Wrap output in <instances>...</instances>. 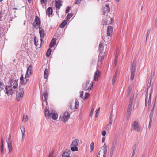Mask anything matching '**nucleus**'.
Wrapping results in <instances>:
<instances>
[{
  "label": "nucleus",
  "instance_id": "nucleus-1",
  "mask_svg": "<svg viewBox=\"0 0 157 157\" xmlns=\"http://www.w3.org/2000/svg\"><path fill=\"white\" fill-rule=\"evenodd\" d=\"M43 107H45L44 109V113L46 117L49 118L51 117L54 120H56L58 117V115L54 110H52L51 113L47 109V106L46 100H43Z\"/></svg>",
  "mask_w": 157,
  "mask_h": 157
},
{
  "label": "nucleus",
  "instance_id": "nucleus-2",
  "mask_svg": "<svg viewBox=\"0 0 157 157\" xmlns=\"http://www.w3.org/2000/svg\"><path fill=\"white\" fill-rule=\"evenodd\" d=\"M24 93V88L20 86L19 89L16 92V98L17 101H19L22 100Z\"/></svg>",
  "mask_w": 157,
  "mask_h": 157
},
{
  "label": "nucleus",
  "instance_id": "nucleus-3",
  "mask_svg": "<svg viewBox=\"0 0 157 157\" xmlns=\"http://www.w3.org/2000/svg\"><path fill=\"white\" fill-rule=\"evenodd\" d=\"M136 66V63H135L134 61H133L131 65L130 68L131 75L130 76V80L131 81L133 80V78L134 77Z\"/></svg>",
  "mask_w": 157,
  "mask_h": 157
},
{
  "label": "nucleus",
  "instance_id": "nucleus-4",
  "mask_svg": "<svg viewBox=\"0 0 157 157\" xmlns=\"http://www.w3.org/2000/svg\"><path fill=\"white\" fill-rule=\"evenodd\" d=\"M70 117V114L67 111L64 112L60 116L61 120L64 122L68 121Z\"/></svg>",
  "mask_w": 157,
  "mask_h": 157
},
{
  "label": "nucleus",
  "instance_id": "nucleus-5",
  "mask_svg": "<svg viewBox=\"0 0 157 157\" xmlns=\"http://www.w3.org/2000/svg\"><path fill=\"white\" fill-rule=\"evenodd\" d=\"M132 129L140 132L141 131L142 128L141 126L139 125V123L136 121H134L132 124Z\"/></svg>",
  "mask_w": 157,
  "mask_h": 157
},
{
  "label": "nucleus",
  "instance_id": "nucleus-6",
  "mask_svg": "<svg viewBox=\"0 0 157 157\" xmlns=\"http://www.w3.org/2000/svg\"><path fill=\"white\" fill-rule=\"evenodd\" d=\"M93 86V82H91L90 83L89 81H87L86 84L83 86L84 89L86 90H89L90 91L92 88Z\"/></svg>",
  "mask_w": 157,
  "mask_h": 157
},
{
  "label": "nucleus",
  "instance_id": "nucleus-7",
  "mask_svg": "<svg viewBox=\"0 0 157 157\" xmlns=\"http://www.w3.org/2000/svg\"><path fill=\"white\" fill-rule=\"evenodd\" d=\"M6 142L7 143L9 152V153H10L12 152V140L10 135H9L8 139L6 140Z\"/></svg>",
  "mask_w": 157,
  "mask_h": 157
},
{
  "label": "nucleus",
  "instance_id": "nucleus-8",
  "mask_svg": "<svg viewBox=\"0 0 157 157\" xmlns=\"http://www.w3.org/2000/svg\"><path fill=\"white\" fill-rule=\"evenodd\" d=\"M35 23L33 24V26L36 29L39 28L40 25V21L39 18L36 16L35 19Z\"/></svg>",
  "mask_w": 157,
  "mask_h": 157
},
{
  "label": "nucleus",
  "instance_id": "nucleus-9",
  "mask_svg": "<svg viewBox=\"0 0 157 157\" xmlns=\"http://www.w3.org/2000/svg\"><path fill=\"white\" fill-rule=\"evenodd\" d=\"M9 86L13 89L17 88L18 86L17 81L16 80L13 79H12L10 81Z\"/></svg>",
  "mask_w": 157,
  "mask_h": 157
},
{
  "label": "nucleus",
  "instance_id": "nucleus-10",
  "mask_svg": "<svg viewBox=\"0 0 157 157\" xmlns=\"http://www.w3.org/2000/svg\"><path fill=\"white\" fill-rule=\"evenodd\" d=\"M5 90H6V93L8 96L12 95L14 91L13 88L9 86H6Z\"/></svg>",
  "mask_w": 157,
  "mask_h": 157
},
{
  "label": "nucleus",
  "instance_id": "nucleus-11",
  "mask_svg": "<svg viewBox=\"0 0 157 157\" xmlns=\"http://www.w3.org/2000/svg\"><path fill=\"white\" fill-rule=\"evenodd\" d=\"M117 142V140L116 139L113 140L112 141V146L111 148L110 151V155L111 156H112L113 153V151H114V149L116 147Z\"/></svg>",
  "mask_w": 157,
  "mask_h": 157
},
{
  "label": "nucleus",
  "instance_id": "nucleus-12",
  "mask_svg": "<svg viewBox=\"0 0 157 157\" xmlns=\"http://www.w3.org/2000/svg\"><path fill=\"white\" fill-rule=\"evenodd\" d=\"M110 10L109 5L106 4L103 8V13L104 15H107Z\"/></svg>",
  "mask_w": 157,
  "mask_h": 157
},
{
  "label": "nucleus",
  "instance_id": "nucleus-13",
  "mask_svg": "<svg viewBox=\"0 0 157 157\" xmlns=\"http://www.w3.org/2000/svg\"><path fill=\"white\" fill-rule=\"evenodd\" d=\"M101 75L100 72L97 70L94 73V80L95 81H97L98 79V78Z\"/></svg>",
  "mask_w": 157,
  "mask_h": 157
},
{
  "label": "nucleus",
  "instance_id": "nucleus-14",
  "mask_svg": "<svg viewBox=\"0 0 157 157\" xmlns=\"http://www.w3.org/2000/svg\"><path fill=\"white\" fill-rule=\"evenodd\" d=\"M39 33L40 38H44L46 35L44 30L41 27L39 28Z\"/></svg>",
  "mask_w": 157,
  "mask_h": 157
},
{
  "label": "nucleus",
  "instance_id": "nucleus-15",
  "mask_svg": "<svg viewBox=\"0 0 157 157\" xmlns=\"http://www.w3.org/2000/svg\"><path fill=\"white\" fill-rule=\"evenodd\" d=\"M133 101V98H131L130 99L129 102V105L128 106V108L127 110V111L131 112L132 109Z\"/></svg>",
  "mask_w": 157,
  "mask_h": 157
},
{
  "label": "nucleus",
  "instance_id": "nucleus-16",
  "mask_svg": "<svg viewBox=\"0 0 157 157\" xmlns=\"http://www.w3.org/2000/svg\"><path fill=\"white\" fill-rule=\"evenodd\" d=\"M70 151L66 150L62 155V157H71L70 156Z\"/></svg>",
  "mask_w": 157,
  "mask_h": 157
},
{
  "label": "nucleus",
  "instance_id": "nucleus-17",
  "mask_svg": "<svg viewBox=\"0 0 157 157\" xmlns=\"http://www.w3.org/2000/svg\"><path fill=\"white\" fill-rule=\"evenodd\" d=\"M107 18L108 19L107 21L106 22L105 21L104 22V25L111 24L114 22V20L113 18L109 17Z\"/></svg>",
  "mask_w": 157,
  "mask_h": 157
},
{
  "label": "nucleus",
  "instance_id": "nucleus-18",
  "mask_svg": "<svg viewBox=\"0 0 157 157\" xmlns=\"http://www.w3.org/2000/svg\"><path fill=\"white\" fill-rule=\"evenodd\" d=\"M1 145L0 146L1 152L2 154H3L4 152V147L3 138L2 137H1Z\"/></svg>",
  "mask_w": 157,
  "mask_h": 157
},
{
  "label": "nucleus",
  "instance_id": "nucleus-19",
  "mask_svg": "<svg viewBox=\"0 0 157 157\" xmlns=\"http://www.w3.org/2000/svg\"><path fill=\"white\" fill-rule=\"evenodd\" d=\"M113 32L112 28L110 26H109L107 29V35L108 36H111Z\"/></svg>",
  "mask_w": 157,
  "mask_h": 157
},
{
  "label": "nucleus",
  "instance_id": "nucleus-20",
  "mask_svg": "<svg viewBox=\"0 0 157 157\" xmlns=\"http://www.w3.org/2000/svg\"><path fill=\"white\" fill-rule=\"evenodd\" d=\"M32 71V67L31 65H30L28 67L27 72L26 75H30L31 74V72Z\"/></svg>",
  "mask_w": 157,
  "mask_h": 157
},
{
  "label": "nucleus",
  "instance_id": "nucleus-21",
  "mask_svg": "<svg viewBox=\"0 0 157 157\" xmlns=\"http://www.w3.org/2000/svg\"><path fill=\"white\" fill-rule=\"evenodd\" d=\"M103 153L104 154L103 155V156L104 157H105L106 155V154L107 153V145L105 143H104V145L103 146Z\"/></svg>",
  "mask_w": 157,
  "mask_h": 157
},
{
  "label": "nucleus",
  "instance_id": "nucleus-22",
  "mask_svg": "<svg viewBox=\"0 0 157 157\" xmlns=\"http://www.w3.org/2000/svg\"><path fill=\"white\" fill-rule=\"evenodd\" d=\"M104 42L103 41H101L99 45V49L100 52H101L103 49Z\"/></svg>",
  "mask_w": 157,
  "mask_h": 157
},
{
  "label": "nucleus",
  "instance_id": "nucleus-23",
  "mask_svg": "<svg viewBox=\"0 0 157 157\" xmlns=\"http://www.w3.org/2000/svg\"><path fill=\"white\" fill-rule=\"evenodd\" d=\"M49 71V69L46 68L45 69L44 73V78H47L48 76Z\"/></svg>",
  "mask_w": 157,
  "mask_h": 157
},
{
  "label": "nucleus",
  "instance_id": "nucleus-24",
  "mask_svg": "<svg viewBox=\"0 0 157 157\" xmlns=\"http://www.w3.org/2000/svg\"><path fill=\"white\" fill-rule=\"evenodd\" d=\"M62 6V2L60 0H58L56 2V8L59 9Z\"/></svg>",
  "mask_w": 157,
  "mask_h": 157
},
{
  "label": "nucleus",
  "instance_id": "nucleus-25",
  "mask_svg": "<svg viewBox=\"0 0 157 157\" xmlns=\"http://www.w3.org/2000/svg\"><path fill=\"white\" fill-rule=\"evenodd\" d=\"M79 142V140L77 139H75L74 140L71 145V146H77L78 145Z\"/></svg>",
  "mask_w": 157,
  "mask_h": 157
},
{
  "label": "nucleus",
  "instance_id": "nucleus-26",
  "mask_svg": "<svg viewBox=\"0 0 157 157\" xmlns=\"http://www.w3.org/2000/svg\"><path fill=\"white\" fill-rule=\"evenodd\" d=\"M56 40V38H53L52 40L49 45V47L50 48H52L55 45Z\"/></svg>",
  "mask_w": 157,
  "mask_h": 157
},
{
  "label": "nucleus",
  "instance_id": "nucleus-27",
  "mask_svg": "<svg viewBox=\"0 0 157 157\" xmlns=\"http://www.w3.org/2000/svg\"><path fill=\"white\" fill-rule=\"evenodd\" d=\"M20 83L22 85H25L27 83L25 80H24V78L23 75H21L20 78Z\"/></svg>",
  "mask_w": 157,
  "mask_h": 157
},
{
  "label": "nucleus",
  "instance_id": "nucleus-28",
  "mask_svg": "<svg viewBox=\"0 0 157 157\" xmlns=\"http://www.w3.org/2000/svg\"><path fill=\"white\" fill-rule=\"evenodd\" d=\"M52 9L51 7L48 8L46 10V13L48 16H50L52 13Z\"/></svg>",
  "mask_w": 157,
  "mask_h": 157
},
{
  "label": "nucleus",
  "instance_id": "nucleus-29",
  "mask_svg": "<svg viewBox=\"0 0 157 157\" xmlns=\"http://www.w3.org/2000/svg\"><path fill=\"white\" fill-rule=\"evenodd\" d=\"M20 129L22 134V140L25 133V128L23 126H21L20 127Z\"/></svg>",
  "mask_w": 157,
  "mask_h": 157
},
{
  "label": "nucleus",
  "instance_id": "nucleus-30",
  "mask_svg": "<svg viewBox=\"0 0 157 157\" xmlns=\"http://www.w3.org/2000/svg\"><path fill=\"white\" fill-rule=\"evenodd\" d=\"M43 95L44 96V98L43 97H42V99L43 100H46L48 96V94L47 91H45L43 93Z\"/></svg>",
  "mask_w": 157,
  "mask_h": 157
},
{
  "label": "nucleus",
  "instance_id": "nucleus-31",
  "mask_svg": "<svg viewBox=\"0 0 157 157\" xmlns=\"http://www.w3.org/2000/svg\"><path fill=\"white\" fill-rule=\"evenodd\" d=\"M67 21L64 20L60 25L59 27L60 28H63L67 24Z\"/></svg>",
  "mask_w": 157,
  "mask_h": 157
},
{
  "label": "nucleus",
  "instance_id": "nucleus-32",
  "mask_svg": "<svg viewBox=\"0 0 157 157\" xmlns=\"http://www.w3.org/2000/svg\"><path fill=\"white\" fill-rule=\"evenodd\" d=\"M112 124V123H109L105 127V128L107 131H109L110 130Z\"/></svg>",
  "mask_w": 157,
  "mask_h": 157
},
{
  "label": "nucleus",
  "instance_id": "nucleus-33",
  "mask_svg": "<svg viewBox=\"0 0 157 157\" xmlns=\"http://www.w3.org/2000/svg\"><path fill=\"white\" fill-rule=\"evenodd\" d=\"M110 114L109 117V123H112L113 119V115L112 113Z\"/></svg>",
  "mask_w": 157,
  "mask_h": 157
},
{
  "label": "nucleus",
  "instance_id": "nucleus-34",
  "mask_svg": "<svg viewBox=\"0 0 157 157\" xmlns=\"http://www.w3.org/2000/svg\"><path fill=\"white\" fill-rule=\"evenodd\" d=\"M28 120V117L26 115H24L23 116L22 121L24 122H26Z\"/></svg>",
  "mask_w": 157,
  "mask_h": 157
},
{
  "label": "nucleus",
  "instance_id": "nucleus-35",
  "mask_svg": "<svg viewBox=\"0 0 157 157\" xmlns=\"http://www.w3.org/2000/svg\"><path fill=\"white\" fill-rule=\"evenodd\" d=\"M34 42H35V45L37 47L40 48V46L39 45L38 43V42L37 40H36V37L34 38Z\"/></svg>",
  "mask_w": 157,
  "mask_h": 157
},
{
  "label": "nucleus",
  "instance_id": "nucleus-36",
  "mask_svg": "<svg viewBox=\"0 0 157 157\" xmlns=\"http://www.w3.org/2000/svg\"><path fill=\"white\" fill-rule=\"evenodd\" d=\"M75 104V109H78L79 107V102L77 99L76 100Z\"/></svg>",
  "mask_w": 157,
  "mask_h": 157
},
{
  "label": "nucleus",
  "instance_id": "nucleus-37",
  "mask_svg": "<svg viewBox=\"0 0 157 157\" xmlns=\"http://www.w3.org/2000/svg\"><path fill=\"white\" fill-rule=\"evenodd\" d=\"M132 90V87L131 86H130L128 90V91H127V96H129L131 92V90Z\"/></svg>",
  "mask_w": 157,
  "mask_h": 157
},
{
  "label": "nucleus",
  "instance_id": "nucleus-38",
  "mask_svg": "<svg viewBox=\"0 0 157 157\" xmlns=\"http://www.w3.org/2000/svg\"><path fill=\"white\" fill-rule=\"evenodd\" d=\"M4 87V85L2 82L0 81V91L2 90Z\"/></svg>",
  "mask_w": 157,
  "mask_h": 157
},
{
  "label": "nucleus",
  "instance_id": "nucleus-39",
  "mask_svg": "<svg viewBox=\"0 0 157 157\" xmlns=\"http://www.w3.org/2000/svg\"><path fill=\"white\" fill-rule=\"evenodd\" d=\"M71 149L73 151H77L78 150V149L76 146H73L71 147Z\"/></svg>",
  "mask_w": 157,
  "mask_h": 157
},
{
  "label": "nucleus",
  "instance_id": "nucleus-40",
  "mask_svg": "<svg viewBox=\"0 0 157 157\" xmlns=\"http://www.w3.org/2000/svg\"><path fill=\"white\" fill-rule=\"evenodd\" d=\"M51 52V50L49 48L48 49L46 52V56L47 57H49Z\"/></svg>",
  "mask_w": 157,
  "mask_h": 157
},
{
  "label": "nucleus",
  "instance_id": "nucleus-41",
  "mask_svg": "<svg viewBox=\"0 0 157 157\" xmlns=\"http://www.w3.org/2000/svg\"><path fill=\"white\" fill-rule=\"evenodd\" d=\"M94 143L93 142H91L90 146V147L91 150V152L93 150L94 148Z\"/></svg>",
  "mask_w": 157,
  "mask_h": 157
},
{
  "label": "nucleus",
  "instance_id": "nucleus-42",
  "mask_svg": "<svg viewBox=\"0 0 157 157\" xmlns=\"http://www.w3.org/2000/svg\"><path fill=\"white\" fill-rule=\"evenodd\" d=\"M73 15V14L72 13H69L66 17L67 20L70 19Z\"/></svg>",
  "mask_w": 157,
  "mask_h": 157
},
{
  "label": "nucleus",
  "instance_id": "nucleus-43",
  "mask_svg": "<svg viewBox=\"0 0 157 157\" xmlns=\"http://www.w3.org/2000/svg\"><path fill=\"white\" fill-rule=\"evenodd\" d=\"M29 76L30 75H26V74L25 76V77L24 79L25 80L27 83L28 82V81L29 80Z\"/></svg>",
  "mask_w": 157,
  "mask_h": 157
},
{
  "label": "nucleus",
  "instance_id": "nucleus-44",
  "mask_svg": "<svg viewBox=\"0 0 157 157\" xmlns=\"http://www.w3.org/2000/svg\"><path fill=\"white\" fill-rule=\"evenodd\" d=\"M89 95H90L89 93L86 92L85 93V96L84 97L83 99L85 100L87 99L88 98V97L89 96Z\"/></svg>",
  "mask_w": 157,
  "mask_h": 157
},
{
  "label": "nucleus",
  "instance_id": "nucleus-45",
  "mask_svg": "<svg viewBox=\"0 0 157 157\" xmlns=\"http://www.w3.org/2000/svg\"><path fill=\"white\" fill-rule=\"evenodd\" d=\"M116 77H115V76H113L112 80V83L113 85L115 83L116 81Z\"/></svg>",
  "mask_w": 157,
  "mask_h": 157
},
{
  "label": "nucleus",
  "instance_id": "nucleus-46",
  "mask_svg": "<svg viewBox=\"0 0 157 157\" xmlns=\"http://www.w3.org/2000/svg\"><path fill=\"white\" fill-rule=\"evenodd\" d=\"M94 109L93 108H92V109H91V112H90V117H92V115L93 114V112L94 111Z\"/></svg>",
  "mask_w": 157,
  "mask_h": 157
},
{
  "label": "nucleus",
  "instance_id": "nucleus-47",
  "mask_svg": "<svg viewBox=\"0 0 157 157\" xmlns=\"http://www.w3.org/2000/svg\"><path fill=\"white\" fill-rule=\"evenodd\" d=\"M151 103V95L149 96V99L148 101V106H150Z\"/></svg>",
  "mask_w": 157,
  "mask_h": 157
},
{
  "label": "nucleus",
  "instance_id": "nucleus-48",
  "mask_svg": "<svg viewBox=\"0 0 157 157\" xmlns=\"http://www.w3.org/2000/svg\"><path fill=\"white\" fill-rule=\"evenodd\" d=\"M106 134V131L104 130L102 131V134L103 137H104L105 136Z\"/></svg>",
  "mask_w": 157,
  "mask_h": 157
},
{
  "label": "nucleus",
  "instance_id": "nucleus-49",
  "mask_svg": "<svg viewBox=\"0 0 157 157\" xmlns=\"http://www.w3.org/2000/svg\"><path fill=\"white\" fill-rule=\"evenodd\" d=\"M70 10V7L69 6L67 7L65 11V12L66 13H67Z\"/></svg>",
  "mask_w": 157,
  "mask_h": 157
},
{
  "label": "nucleus",
  "instance_id": "nucleus-50",
  "mask_svg": "<svg viewBox=\"0 0 157 157\" xmlns=\"http://www.w3.org/2000/svg\"><path fill=\"white\" fill-rule=\"evenodd\" d=\"M80 97L82 98H83H83H84L83 96V92L82 91L81 92V93L80 95Z\"/></svg>",
  "mask_w": 157,
  "mask_h": 157
},
{
  "label": "nucleus",
  "instance_id": "nucleus-51",
  "mask_svg": "<svg viewBox=\"0 0 157 157\" xmlns=\"http://www.w3.org/2000/svg\"><path fill=\"white\" fill-rule=\"evenodd\" d=\"M150 29H149L147 31V37H146V38H147V37H148V36H149V34L150 33Z\"/></svg>",
  "mask_w": 157,
  "mask_h": 157
},
{
  "label": "nucleus",
  "instance_id": "nucleus-52",
  "mask_svg": "<svg viewBox=\"0 0 157 157\" xmlns=\"http://www.w3.org/2000/svg\"><path fill=\"white\" fill-rule=\"evenodd\" d=\"M107 17L106 18L105 17L104 19H103L102 20V23L103 25H104V23L105 21L106 22L107 21V20H108V19L107 18Z\"/></svg>",
  "mask_w": 157,
  "mask_h": 157
},
{
  "label": "nucleus",
  "instance_id": "nucleus-53",
  "mask_svg": "<svg viewBox=\"0 0 157 157\" xmlns=\"http://www.w3.org/2000/svg\"><path fill=\"white\" fill-rule=\"evenodd\" d=\"M40 1L41 3L43 4L45 3L47 0H40Z\"/></svg>",
  "mask_w": 157,
  "mask_h": 157
},
{
  "label": "nucleus",
  "instance_id": "nucleus-54",
  "mask_svg": "<svg viewBox=\"0 0 157 157\" xmlns=\"http://www.w3.org/2000/svg\"><path fill=\"white\" fill-rule=\"evenodd\" d=\"M155 25L156 28H157V17L155 19Z\"/></svg>",
  "mask_w": 157,
  "mask_h": 157
},
{
  "label": "nucleus",
  "instance_id": "nucleus-55",
  "mask_svg": "<svg viewBox=\"0 0 157 157\" xmlns=\"http://www.w3.org/2000/svg\"><path fill=\"white\" fill-rule=\"evenodd\" d=\"M153 115V112L151 111L150 116H149L150 118H152Z\"/></svg>",
  "mask_w": 157,
  "mask_h": 157
},
{
  "label": "nucleus",
  "instance_id": "nucleus-56",
  "mask_svg": "<svg viewBox=\"0 0 157 157\" xmlns=\"http://www.w3.org/2000/svg\"><path fill=\"white\" fill-rule=\"evenodd\" d=\"M118 54L117 52L116 54V56L115 57V59H117L118 58Z\"/></svg>",
  "mask_w": 157,
  "mask_h": 157
},
{
  "label": "nucleus",
  "instance_id": "nucleus-57",
  "mask_svg": "<svg viewBox=\"0 0 157 157\" xmlns=\"http://www.w3.org/2000/svg\"><path fill=\"white\" fill-rule=\"evenodd\" d=\"M3 14V12L2 11L0 12V19H1L2 17V16Z\"/></svg>",
  "mask_w": 157,
  "mask_h": 157
},
{
  "label": "nucleus",
  "instance_id": "nucleus-58",
  "mask_svg": "<svg viewBox=\"0 0 157 157\" xmlns=\"http://www.w3.org/2000/svg\"><path fill=\"white\" fill-rule=\"evenodd\" d=\"M105 137H103L102 139V142H105Z\"/></svg>",
  "mask_w": 157,
  "mask_h": 157
},
{
  "label": "nucleus",
  "instance_id": "nucleus-59",
  "mask_svg": "<svg viewBox=\"0 0 157 157\" xmlns=\"http://www.w3.org/2000/svg\"><path fill=\"white\" fill-rule=\"evenodd\" d=\"M117 60H118L117 59H115V61H114L115 66H116V65H117Z\"/></svg>",
  "mask_w": 157,
  "mask_h": 157
},
{
  "label": "nucleus",
  "instance_id": "nucleus-60",
  "mask_svg": "<svg viewBox=\"0 0 157 157\" xmlns=\"http://www.w3.org/2000/svg\"><path fill=\"white\" fill-rule=\"evenodd\" d=\"M152 118H150V121H149V124H151L152 123Z\"/></svg>",
  "mask_w": 157,
  "mask_h": 157
},
{
  "label": "nucleus",
  "instance_id": "nucleus-61",
  "mask_svg": "<svg viewBox=\"0 0 157 157\" xmlns=\"http://www.w3.org/2000/svg\"><path fill=\"white\" fill-rule=\"evenodd\" d=\"M131 111H127V114L130 115L131 114Z\"/></svg>",
  "mask_w": 157,
  "mask_h": 157
},
{
  "label": "nucleus",
  "instance_id": "nucleus-62",
  "mask_svg": "<svg viewBox=\"0 0 157 157\" xmlns=\"http://www.w3.org/2000/svg\"><path fill=\"white\" fill-rule=\"evenodd\" d=\"M147 97H146V98H145V105L147 104Z\"/></svg>",
  "mask_w": 157,
  "mask_h": 157
},
{
  "label": "nucleus",
  "instance_id": "nucleus-63",
  "mask_svg": "<svg viewBox=\"0 0 157 157\" xmlns=\"http://www.w3.org/2000/svg\"><path fill=\"white\" fill-rule=\"evenodd\" d=\"M130 116V115H128V114L126 115V117L127 118V120H128L129 119Z\"/></svg>",
  "mask_w": 157,
  "mask_h": 157
},
{
  "label": "nucleus",
  "instance_id": "nucleus-64",
  "mask_svg": "<svg viewBox=\"0 0 157 157\" xmlns=\"http://www.w3.org/2000/svg\"><path fill=\"white\" fill-rule=\"evenodd\" d=\"M100 151L98 153V155H97V157H100Z\"/></svg>",
  "mask_w": 157,
  "mask_h": 157
}]
</instances>
